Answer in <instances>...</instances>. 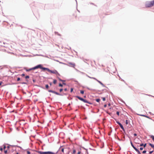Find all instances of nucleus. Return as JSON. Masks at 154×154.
I'll return each instance as SVG.
<instances>
[{"instance_id": "obj_44", "label": "nucleus", "mask_w": 154, "mask_h": 154, "mask_svg": "<svg viewBox=\"0 0 154 154\" xmlns=\"http://www.w3.org/2000/svg\"><path fill=\"white\" fill-rule=\"evenodd\" d=\"M2 84V82H0V86Z\"/></svg>"}, {"instance_id": "obj_37", "label": "nucleus", "mask_w": 154, "mask_h": 154, "mask_svg": "<svg viewBox=\"0 0 154 154\" xmlns=\"http://www.w3.org/2000/svg\"><path fill=\"white\" fill-rule=\"evenodd\" d=\"M81 153V151H79L78 152L77 154H80Z\"/></svg>"}, {"instance_id": "obj_38", "label": "nucleus", "mask_w": 154, "mask_h": 154, "mask_svg": "<svg viewBox=\"0 0 154 154\" xmlns=\"http://www.w3.org/2000/svg\"><path fill=\"white\" fill-rule=\"evenodd\" d=\"M143 149V147H140V150H142Z\"/></svg>"}, {"instance_id": "obj_19", "label": "nucleus", "mask_w": 154, "mask_h": 154, "mask_svg": "<svg viewBox=\"0 0 154 154\" xmlns=\"http://www.w3.org/2000/svg\"><path fill=\"white\" fill-rule=\"evenodd\" d=\"M83 102L86 103H88V101L84 99V100L83 101Z\"/></svg>"}, {"instance_id": "obj_50", "label": "nucleus", "mask_w": 154, "mask_h": 154, "mask_svg": "<svg viewBox=\"0 0 154 154\" xmlns=\"http://www.w3.org/2000/svg\"><path fill=\"white\" fill-rule=\"evenodd\" d=\"M65 80H63V81L62 82H65Z\"/></svg>"}, {"instance_id": "obj_20", "label": "nucleus", "mask_w": 154, "mask_h": 154, "mask_svg": "<svg viewBox=\"0 0 154 154\" xmlns=\"http://www.w3.org/2000/svg\"><path fill=\"white\" fill-rule=\"evenodd\" d=\"M102 98L103 101H105L106 100V98L104 97H102Z\"/></svg>"}, {"instance_id": "obj_18", "label": "nucleus", "mask_w": 154, "mask_h": 154, "mask_svg": "<svg viewBox=\"0 0 154 154\" xmlns=\"http://www.w3.org/2000/svg\"><path fill=\"white\" fill-rule=\"evenodd\" d=\"M100 100L99 99H97L96 100V101L98 102H99L100 101Z\"/></svg>"}, {"instance_id": "obj_31", "label": "nucleus", "mask_w": 154, "mask_h": 154, "mask_svg": "<svg viewBox=\"0 0 154 154\" xmlns=\"http://www.w3.org/2000/svg\"><path fill=\"white\" fill-rule=\"evenodd\" d=\"M4 152L6 154L7 152V150H5Z\"/></svg>"}, {"instance_id": "obj_21", "label": "nucleus", "mask_w": 154, "mask_h": 154, "mask_svg": "<svg viewBox=\"0 0 154 154\" xmlns=\"http://www.w3.org/2000/svg\"><path fill=\"white\" fill-rule=\"evenodd\" d=\"M45 87H46V88L48 89V88H49L48 85H46Z\"/></svg>"}, {"instance_id": "obj_48", "label": "nucleus", "mask_w": 154, "mask_h": 154, "mask_svg": "<svg viewBox=\"0 0 154 154\" xmlns=\"http://www.w3.org/2000/svg\"><path fill=\"white\" fill-rule=\"evenodd\" d=\"M135 143H136V144H139V143H138L135 142Z\"/></svg>"}, {"instance_id": "obj_10", "label": "nucleus", "mask_w": 154, "mask_h": 154, "mask_svg": "<svg viewBox=\"0 0 154 154\" xmlns=\"http://www.w3.org/2000/svg\"><path fill=\"white\" fill-rule=\"evenodd\" d=\"M64 149H66V148H63L60 147V149H61V151L64 153Z\"/></svg>"}, {"instance_id": "obj_28", "label": "nucleus", "mask_w": 154, "mask_h": 154, "mask_svg": "<svg viewBox=\"0 0 154 154\" xmlns=\"http://www.w3.org/2000/svg\"><path fill=\"white\" fill-rule=\"evenodd\" d=\"M73 153L75 154L76 152V151L75 150H74L73 151Z\"/></svg>"}, {"instance_id": "obj_11", "label": "nucleus", "mask_w": 154, "mask_h": 154, "mask_svg": "<svg viewBox=\"0 0 154 154\" xmlns=\"http://www.w3.org/2000/svg\"><path fill=\"white\" fill-rule=\"evenodd\" d=\"M120 127H121V128L124 131V128L123 126V125L121 124L120 125H119Z\"/></svg>"}, {"instance_id": "obj_7", "label": "nucleus", "mask_w": 154, "mask_h": 154, "mask_svg": "<svg viewBox=\"0 0 154 154\" xmlns=\"http://www.w3.org/2000/svg\"><path fill=\"white\" fill-rule=\"evenodd\" d=\"M48 91L50 92H51L54 94H55L57 95H60V94L59 93L55 91H54L52 90H49Z\"/></svg>"}, {"instance_id": "obj_12", "label": "nucleus", "mask_w": 154, "mask_h": 154, "mask_svg": "<svg viewBox=\"0 0 154 154\" xmlns=\"http://www.w3.org/2000/svg\"><path fill=\"white\" fill-rule=\"evenodd\" d=\"M149 145H150V146H151L152 148H154V145H153V144H151V143H150L149 144Z\"/></svg>"}, {"instance_id": "obj_17", "label": "nucleus", "mask_w": 154, "mask_h": 154, "mask_svg": "<svg viewBox=\"0 0 154 154\" xmlns=\"http://www.w3.org/2000/svg\"><path fill=\"white\" fill-rule=\"evenodd\" d=\"M80 93L82 94H83L84 93V91L83 90H81L80 91Z\"/></svg>"}, {"instance_id": "obj_54", "label": "nucleus", "mask_w": 154, "mask_h": 154, "mask_svg": "<svg viewBox=\"0 0 154 154\" xmlns=\"http://www.w3.org/2000/svg\"><path fill=\"white\" fill-rule=\"evenodd\" d=\"M92 78L94 79H95V78Z\"/></svg>"}, {"instance_id": "obj_51", "label": "nucleus", "mask_w": 154, "mask_h": 154, "mask_svg": "<svg viewBox=\"0 0 154 154\" xmlns=\"http://www.w3.org/2000/svg\"><path fill=\"white\" fill-rule=\"evenodd\" d=\"M142 116H145L143 115H141Z\"/></svg>"}, {"instance_id": "obj_32", "label": "nucleus", "mask_w": 154, "mask_h": 154, "mask_svg": "<svg viewBox=\"0 0 154 154\" xmlns=\"http://www.w3.org/2000/svg\"><path fill=\"white\" fill-rule=\"evenodd\" d=\"M146 143H145L144 144H143V146H144V147H145L146 146Z\"/></svg>"}, {"instance_id": "obj_22", "label": "nucleus", "mask_w": 154, "mask_h": 154, "mask_svg": "<svg viewBox=\"0 0 154 154\" xmlns=\"http://www.w3.org/2000/svg\"><path fill=\"white\" fill-rule=\"evenodd\" d=\"M29 75H26L25 77L26 79H29Z\"/></svg>"}, {"instance_id": "obj_30", "label": "nucleus", "mask_w": 154, "mask_h": 154, "mask_svg": "<svg viewBox=\"0 0 154 154\" xmlns=\"http://www.w3.org/2000/svg\"><path fill=\"white\" fill-rule=\"evenodd\" d=\"M146 150H144L143 152V153H145L146 152Z\"/></svg>"}, {"instance_id": "obj_35", "label": "nucleus", "mask_w": 154, "mask_h": 154, "mask_svg": "<svg viewBox=\"0 0 154 154\" xmlns=\"http://www.w3.org/2000/svg\"><path fill=\"white\" fill-rule=\"evenodd\" d=\"M6 148V146L5 145H4V147H3V149H5Z\"/></svg>"}, {"instance_id": "obj_3", "label": "nucleus", "mask_w": 154, "mask_h": 154, "mask_svg": "<svg viewBox=\"0 0 154 154\" xmlns=\"http://www.w3.org/2000/svg\"><path fill=\"white\" fill-rule=\"evenodd\" d=\"M40 66V65L39 66H35L34 67H33V68H30L29 69H26V71H27V72H29V71L31 70H34V69H38V67H39Z\"/></svg>"}, {"instance_id": "obj_23", "label": "nucleus", "mask_w": 154, "mask_h": 154, "mask_svg": "<svg viewBox=\"0 0 154 154\" xmlns=\"http://www.w3.org/2000/svg\"><path fill=\"white\" fill-rule=\"evenodd\" d=\"M59 86H60V87H62L63 86V85H62V84H61V83H60L59 84Z\"/></svg>"}, {"instance_id": "obj_26", "label": "nucleus", "mask_w": 154, "mask_h": 154, "mask_svg": "<svg viewBox=\"0 0 154 154\" xmlns=\"http://www.w3.org/2000/svg\"><path fill=\"white\" fill-rule=\"evenodd\" d=\"M27 154H30V152L29 151H27Z\"/></svg>"}, {"instance_id": "obj_36", "label": "nucleus", "mask_w": 154, "mask_h": 154, "mask_svg": "<svg viewBox=\"0 0 154 154\" xmlns=\"http://www.w3.org/2000/svg\"><path fill=\"white\" fill-rule=\"evenodd\" d=\"M73 91V89L72 88H71V92H72Z\"/></svg>"}, {"instance_id": "obj_46", "label": "nucleus", "mask_w": 154, "mask_h": 154, "mask_svg": "<svg viewBox=\"0 0 154 154\" xmlns=\"http://www.w3.org/2000/svg\"><path fill=\"white\" fill-rule=\"evenodd\" d=\"M98 82L100 83V84H102V83H101V82H100V81H98Z\"/></svg>"}, {"instance_id": "obj_47", "label": "nucleus", "mask_w": 154, "mask_h": 154, "mask_svg": "<svg viewBox=\"0 0 154 154\" xmlns=\"http://www.w3.org/2000/svg\"><path fill=\"white\" fill-rule=\"evenodd\" d=\"M63 84L64 85H66V83H63Z\"/></svg>"}, {"instance_id": "obj_16", "label": "nucleus", "mask_w": 154, "mask_h": 154, "mask_svg": "<svg viewBox=\"0 0 154 154\" xmlns=\"http://www.w3.org/2000/svg\"><path fill=\"white\" fill-rule=\"evenodd\" d=\"M56 83H57V80L55 79L54 80V81H53V83L54 84H55Z\"/></svg>"}, {"instance_id": "obj_6", "label": "nucleus", "mask_w": 154, "mask_h": 154, "mask_svg": "<svg viewBox=\"0 0 154 154\" xmlns=\"http://www.w3.org/2000/svg\"><path fill=\"white\" fill-rule=\"evenodd\" d=\"M68 65L69 66L75 68V64L74 63L71 62H68Z\"/></svg>"}, {"instance_id": "obj_2", "label": "nucleus", "mask_w": 154, "mask_h": 154, "mask_svg": "<svg viewBox=\"0 0 154 154\" xmlns=\"http://www.w3.org/2000/svg\"><path fill=\"white\" fill-rule=\"evenodd\" d=\"M35 152L40 154H55V153L51 152H41L40 151H35Z\"/></svg>"}, {"instance_id": "obj_49", "label": "nucleus", "mask_w": 154, "mask_h": 154, "mask_svg": "<svg viewBox=\"0 0 154 154\" xmlns=\"http://www.w3.org/2000/svg\"><path fill=\"white\" fill-rule=\"evenodd\" d=\"M50 85H52L51 83H50Z\"/></svg>"}, {"instance_id": "obj_9", "label": "nucleus", "mask_w": 154, "mask_h": 154, "mask_svg": "<svg viewBox=\"0 0 154 154\" xmlns=\"http://www.w3.org/2000/svg\"><path fill=\"white\" fill-rule=\"evenodd\" d=\"M76 97L78 99H79V100L83 101L84 100V99L81 97H80L78 96H76L75 97Z\"/></svg>"}, {"instance_id": "obj_39", "label": "nucleus", "mask_w": 154, "mask_h": 154, "mask_svg": "<svg viewBox=\"0 0 154 154\" xmlns=\"http://www.w3.org/2000/svg\"><path fill=\"white\" fill-rule=\"evenodd\" d=\"M0 150L1 151H2L3 150V149L2 148H1L0 149Z\"/></svg>"}, {"instance_id": "obj_4", "label": "nucleus", "mask_w": 154, "mask_h": 154, "mask_svg": "<svg viewBox=\"0 0 154 154\" xmlns=\"http://www.w3.org/2000/svg\"><path fill=\"white\" fill-rule=\"evenodd\" d=\"M131 146L134 148V149L135 150V151L137 152L138 154H141L140 152L133 145L131 141Z\"/></svg>"}, {"instance_id": "obj_1", "label": "nucleus", "mask_w": 154, "mask_h": 154, "mask_svg": "<svg viewBox=\"0 0 154 154\" xmlns=\"http://www.w3.org/2000/svg\"><path fill=\"white\" fill-rule=\"evenodd\" d=\"M154 0L150 2H146L145 3V7L146 8H150L153 6Z\"/></svg>"}, {"instance_id": "obj_25", "label": "nucleus", "mask_w": 154, "mask_h": 154, "mask_svg": "<svg viewBox=\"0 0 154 154\" xmlns=\"http://www.w3.org/2000/svg\"><path fill=\"white\" fill-rule=\"evenodd\" d=\"M116 123L118 124H119V125H120L121 124L118 121H117L116 122Z\"/></svg>"}, {"instance_id": "obj_14", "label": "nucleus", "mask_w": 154, "mask_h": 154, "mask_svg": "<svg viewBox=\"0 0 154 154\" xmlns=\"http://www.w3.org/2000/svg\"><path fill=\"white\" fill-rule=\"evenodd\" d=\"M46 70H47L48 72L51 73V70L49 69L46 68Z\"/></svg>"}, {"instance_id": "obj_42", "label": "nucleus", "mask_w": 154, "mask_h": 154, "mask_svg": "<svg viewBox=\"0 0 154 154\" xmlns=\"http://www.w3.org/2000/svg\"><path fill=\"white\" fill-rule=\"evenodd\" d=\"M22 76H24L25 75V74H22Z\"/></svg>"}, {"instance_id": "obj_24", "label": "nucleus", "mask_w": 154, "mask_h": 154, "mask_svg": "<svg viewBox=\"0 0 154 154\" xmlns=\"http://www.w3.org/2000/svg\"><path fill=\"white\" fill-rule=\"evenodd\" d=\"M116 114L118 116H119V111H117L116 112Z\"/></svg>"}, {"instance_id": "obj_27", "label": "nucleus", "mask_w": 154, "mask_h": 154, "mask_svg": "<svg viewBox=\"0 0 154 154\" xmlns=\"http://www.w3.org/2000/svg\"><path fill=\"white\" fill-rule=\"evenodd\" d=\"M20 80V78H19V77H18V78H17V81H19Z\"/></svg>"}, {"instance_id": "obj_34", "label": "nucleus", "mask_w": 154, "mask_h": 154, "mask_svg": "<svg viewBox=\"0 0 154 154\" xmlns=\"http://www.w3.org/2000/svg\"><path fill=\"white\" fill-rule=\"evenodd\" d=\"M58 79L60 81H63V80H62V79H60V78H58Z\"/></svg>"}, {"instance_id": "obj_8", "label": "nucleus", "mask_w": 154, "mask_h": 154, "mask_svg": "<svg viewBox=\"0 0 154 154\" xmlns=\"http://www.w3.org/2000/svg\"><path fill=\"white\" fill-rule=\"evenodd\" d=\"M40 65V66L39 67H38V68H40L41 69H42L44 70H46V68L45 67H42V65L41 64H39L37 66H39Z\"/></svg>"}, {"instance_id": "obj_55", "label": "nucleus", "mask_w": 154, "mask_h": 154, "mask_svg": "<svg viewBox=\"0 0 154 154\" xmlns=\"http://www.w3.org/2000/svg\"><path fill=\"white\" fill-rule=\"evenodd\" d=\"M16 154H19L18 152H17Z\"/></svg>"}, {"instance_id": "obj_33", "label": "nucleus", "mask_w": 154, "mask_h": 154, "mask_svg": "<svg viewBox=\"0 0 154 154\" xmlns=\"http://www.w3.org/2000/svg\"><path fill=\"white\" fill-rule=\"evenodd\" d=\"M63 90V89H60V92H61V91H62Z\"/></svg>"}, {"instance_id": "obj_41", "label": "nucleus", "mask_w": 154, "mask_h": 154, "mask_svg": "<svg viewBox=\"0 0 154 154\" xmlns=\"http://www.w3.org/2000/svg\"><path fill=\"white\" fill-rule=\"evenodd\" d=\"M64 91H67V89H66V88H65V89H64Z\"/></svg>"}, {"instance_id": "obj_13", "label": "nucleus", "mask_w": 154, "mask_h": 154, "mask_svg": "<svg viewBox=\"0 0 154 154\" xmlns=\"http://www.w3.org/2000/svg\"><path fill=\"white\" fill-rule=\"evenodd\" d=\"M125 123L126 125H128L129 123V121L128 120H126L125 121Z\"/></svg>"}, {"instance_id": "obj_29", "label": "nucleus", "mask_w": 154, "mask_h": 154, "mask_svg": "<svg viewBox=\"0 0 154 154\" xmlns=\"http://www.w3.org/2000/svg\"><path fill=\"white\" fill-rule=\"evenodd\" d=\"M140 146H143V143L140 144Z\"/></svg>"}, {"instance_id": "obj_43", "label": "nucleus", "mask_w": 154, "mask_h": 154, "mask_svg": "<svg viewBox=\"0 0 154 154\" xmlns=\"http://www.w3.org/2000/svg\"><path fill=\"white\" fill-rule=\"evenodd\" d=\"M106 104L104 105V107H106Z\"/></svg>"}, {"instance_id": "obj_45", "label": "nucleus", "mask_w": 154, "mask_h": 154, "mask_svg": "<svg viewBox=\"0 0 154 154\" xmlns=\"http://www.w3.org/2000/svg\"><path fill=\"white\" fill-rule=\"evenodd\" d=\"M134 136H137V134H134Z\"/></svg>"}, {"instance_id": "obj_5", "label": "nucleus", "mask_w": 154, "mask_h": 154, "mask_svg": "<svg viewBox=\"0 0 154 154\" xmlns=\"http://www.w3.org/2000/svg\"><path fill=\"white\" fill-rule=\"evenodd\" d=\"M51 73L56 74L57 76L60 75V74H59V73L56 70H51Z\"/></svg>"}, {"instance_id": "obj_40", "label": "nucleus", "mask_w": 154, "mask_h": 154, "mask_svg": "<svg viewBox=\"0 0 154 154\" xmlns=\"http://www.w3.org/2000/svg\"><path fill=\"white\" fill-rule=\"evenodd\" d=\"M153 152V151H150L149 153L150 154H151Z\"/></svg>"}, {"instance_id": "obj_53", "label": "nucleus", "mask_w": 154, "mask_h": 154, "mask_svg": "<svg viewBox=\"0 0 154 154\" xmlns=\"http://www.w3.org/2000/svg\"><path fill=\"white\" fill-rule=\"evenodd\" d=\"M57 35H60V34H57Z\"/></svg>"}, {"instance_id": "obj_15", "label": "nucleus", "mask_w": 154, "mask_h": 154, "mask_svg": "<svg viewBox=\"0 0 154 154\" xmlns=\"http://www.w3.org/2000/svg\"><path fill=\"white\" fill-rule=\"evenodd\" d=\"M151 138L154 141V136L153 135H152L150 136Z\"/></svg>"}, {"instance_id": "obj_52", "label": "nucleus", "mask_w": 154, "mask_h": 154, "mask_svg": "<svg viewBox=\"0 0 154 154\" xmlns=\"http://www.w3.org/2000/svg\"><path fill=\"white\" fill-rule=\"evenodd\" d=\"M7 148H9V146H8L7 147Z\"/></svg>"}]
</instances>
